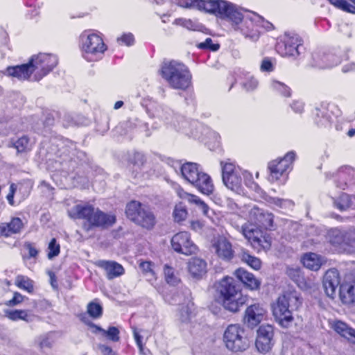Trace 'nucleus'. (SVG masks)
Listing matches in <instances>:
<instances>
[{"label":"nucleus","instance_id":"obj_57","mask_svg":"<svg viewBox=\"0 0 355 355\" xmlns=\"http://www.w3.org/2000/svg\"><path fill=\"white\" fill-rule=\"evenodd\" d=\"M178 195L179 196L180 198H181L183 200H187L189 203H191L194 196H196L194 194L189 193L184 191L183 189H179L178 191Z\"/></svg>","mask_w":355,"mask_h":355},{"label":"nucleus","instance_id":"obj_14","mask_svg":"<svg viewBox=\"0 0 355 355\" xmlns=\"http://www.w3.org/2000/svg\"><path fill=\"white\" fill-rule=\"evenodd\" d=\"M272 313L280 326L284 328L288 327L293 321L292 311L286 304L284 297L279 296L276 302L272 305Z\"/></svg>","mask_w":355,"mask_h":355},{"label":"nucleus","instance_id":"obj_43","mask_svg":"<svg viewBox=\"0 0 355 355\" xmlns=\"http://www.w3.org/2000/svg\"><path fill=\"white\" fill-rule=\"evenodd\" d=\"M345 250L349 253L355 252V230L345 232Z\"/></svg>","mask_w":355,"mask_h":355},{"label":"nucleus","instance_id":"obj_30","mask_svg":"<svg viewBox=\"0 0 355 355\" xmlns=\"http://www.w3.org/2000/svg\"><path fill=\"white\" fill-rule=\"evenodd\" d=\"M333 329L340 335L347 339H352L355 343V329L349 327L347 324L341 321H336L332 324Z\"/></svg>","mask_w":355,"mask_h":355},{"label":"nucleus","instance_id":"obj_11","mask_svg":"<svg viewBox=\"0 0 355 355\" xmlns=\"http://www.w3.org/2000/svg\"><path fill=\"white\" fill-rule=\"evenodd\" d=\"M264 22V18L256 12H250L243 17L242 22L236 28L245 38L256 42L259 38V32L257 30L258 24Z\"/></svg>","mask_w":355,"mask_h":355},{"label":"nucleus","instance_id":"obj_29","mask_svg":"<svg viewBox=\"0 0 355 355\" xmlns=\"http://www.w3.org/2000/svg\"><path fill=\"white\" fill-rule=\"evenodd\" d=\"M339 295L344 304L355 303V283H345L340 286Z\"/></svg>","mask_w":355,"mask_h":355},{"label":"nucleus","instance_id":"obj_8","mask_svg":"<svg viewBox=\"0 0 355 355\" xmlns=\"http://www.w3.org/2000/svg\"><path fill=\"white\" fill-rule=\"evenodd\" d=\"M223 341L226 347L232 352H243L249 344L244 329L238 324H230L223 334Z\"/></svg>","mask_w":355,"mask_h":355},{"label":"nucleus","instance_id":"obj_46","mask_svg":"<svg viewBox=\"0 0 355 355\" xmlns=\"http://www.w3.org/2000/svg\"><path fill=\"white\" fill-rule=\"evenodd\" d=\"M87 313L93 318H98L102 315V306L97 303L92 302L87 305Z\"/></svg>","mask_w":355,"mask_h":355},{"label":"nucleus","instance_id":"obj_33","mask_svg":"<svg viewBox=\"0 0 355 355\" xmlns=\"http://www.w3.org/2000/svg\"><path fill=\"white\" fill-rule=\"evenodd\" d=\"M8 146L15 148L17 153H26L31 149L29 139L26 136L21 137L15 141H10Z\"/></svg>","mask_w":355,"mask_h":355},{"label":"nucleus","instance_id":"obj_22","mask_svg":"<svg viewBox=\"0 0 355 355\" xmlns=\"http://www.w3.org/2000/svg\"><path fill=\"white\" fill-rule=\"evenodd\" d=\"M234 275L245 286L250 290H257L260 286V281L257 279L253 274L244 268H238L234 271Z\"/></svg>","mask_w":355,"mask_h":355},{"label":"nucleus","instance_id":"obj_6","mask_svg":"<svg viewBox=\"0 0 355 355\" xmlns=\"http://www.w3.org/2000/svg\"><path fill=\"white\" fill-rule=\"evenodd\" d=\"M222 166V180L225 187L231 191L240 193L242 191V182L243 177L245 184H249L252 175L248 171L241 170L232 163H220Z\"/></svg>","mask_w":355,"mask_h":355},{"label":"nucleus","instance_id":"obj_44","mask_svg":"<svg viewBox=\"0 0 355 355\" xmlns=\"http://www.w3.org/2000/svg\"><path fill=\"white\" fill-rule=\"evenodd\" d=\"M334 205L340 211L346 210L351 205V200L349 195L343 193L334 201Z\"/></svg>","mask_w":355,"mask_h":355},{"label":"nucleus","instance_id":"obj_3","mask_svg":"<svg viewBox=\"0 0 355 355\" xmlns=\"http://www.w3.org/2000/svg\"><path fill=\"white\" fill-rule=\"evenodd\" d=\"M198 5L207 12L214 14L228 22L234 31L244 17L241 9L236 5L224 0L200 1Z\"/></svg>","mask_w":355,"mask_h":355},{"label":"nucleus","instance_id":"obj_54","mask_svg":"<svg viewBox=\"0 0 355 355\" xmlns=\"http://www.w3.org/2000/svg\"><path fill=\"white\" fill-rule=\"evenodd\" d=\"M37 345L42 349L50 348L52 345V341L49 336H42L37 339Z\"/></svg>","mask_w":355,"mask_h":355},{"label":"nucleus","instance_id":"obj_12","mask_svg":"<svg viewBox=\"0 0 355 355\" xmlns=\"http://www.w3.org/2000/svg\"><path fill=\"white\" fill-rule=\"evenodd\" d=\"M172 249L177 253L191 256L198 252L197 245L191 240V235L186 231L180 232L171 239Z\"/></svg>","mask_w":355,"mask_h":355},{"label":"nucleus","instance_id":"obj_21","mask_svg":"<svg viewBox=\"0 0 355 355\" xmlns=\"http://www.w3.org/2000/svg\"><path fill=\"white\" fill-rule=\"evenodd\" d=\"M191 184L200 193L205 195L211 194L214 190V185L211 177L202 171Z\"/></svg>","mask_w":355,"mask_h":355},{"label":"nucleus","instance_id":"obj_7","mask_svg":"<svg viewBox=\"0 0 355 355\" xmlns=\"http://www.w3.org/2000/svg\"><path fill=\"white\" fill-rule=\"evenodd\" d=\"M127 217L144 228L151 229L155 224V217L150 209L141 202L132 200L127 204Z\"/></svg>","mask_w":355,"mask_h":355},{"label":"nucleus","instance_id":"obj_47","mask_svg":"<svg viewBox=\"0 0 355 355\" xmlns=\"http://www.w3.org/2000/svg\"><path fill=\"white\" fill-rule=\"evenodd\" d=\"M173 214L175 221L181 222L187 218V211L184 206L178 205L175 207Z\"/></svg>","mask_w":355,"mask_h":355},{"label":"nucleus","instance_id":"obj_42","mask_svg":"<svg viewBox=\"0 0 355 355\" xmlns=\"http://www.w3.org/2000/svg\"><path fill=\"white\" fill-rule=\"evenodd\" d=\"M173 24L182 26L190 31H197L199 29V24L196 21L187 18H178L173 21Z\"/></svg>","mask_w":355,"mask_h":355},{"label":"nucleus","instance_id":"obj_18","mask_svg":"<svg viewBox=\"0 0 355 355\" xmlns=\"http://www.w3.org/2000/svg\"><path fill=\"white\" fill-rule=\"evenodd\" d=\"M250 219L266 229L273 227V215L257 207H253L249 211Z\"/></svg>","mask_w":355,"mask_h":355},{"label":"nucleus","instance_id":"obj_41","mask_svg":"<svg viewBox=\"0 0 355 355\" xmlns=\"http://www.w3.org/2000/svg\"><path fill=\"white\" fill-rule=\"evenodd\" d=\"M15 285L23 290L31 293L33 291V282L27 277L18 275L15 279Z\"/></svg>","mask_w":355,"mask_h":355},{"label":"nucleus","instance_id":"obj_45","mask_svg":"<svg viewBox=\"0 0 355 355\" xmlns=\"http://www.w3.org/2000/svg\"><path fill=\"white\" fill-rule=\"evenodd\" d=\"M60 252V246L57 243L55 239H52L48 245L47 257L49 259H52L57 257Z\"/></svg>","mask_w":355,"mask_h":355},{"label":"nucleus","instance_id":"obj_23","mask_svg":"<svg viewBox=\"0 0 355 355\" xmlns=\"http://www.w3.org/2000/svg\"><path fill=\"white\" fill-rule=\"evenodd\" d=\"M23 223L19 218H13L9 223H3L0 225V235L8 237L15 234H18L23 228Z\"/></svg>","mask_w":355,"mask_h":355},{"label":"nucleus","instance_id":"obj_15","mask_svg":"<svg viewBox=\"0 0 355 355\" xmlns=\"http://www.w3.org/2000/svg\"><path fill=\"white\" fill-rule=\"evenodd\" d=\"M273 327L270 324H263L257 330L256 347L263 354L268 352L272 347L274 341Z\"/></svg>","mask_w":355,"mask_h":355},{"label":"nucleus","instance_id":"obj_62","mask_svg":"<svg viewBox=\"0 0 355 355\" xmlns=\"http://www.w3.org/2000/svg\"><path fill=\"white\" fill-rule=\"evenodd\" d=\"M98 348L103 355H116V353L108 346L101 345Z\"/></svg>","mask_w":355,"mask_h":355},{"label":"nucleus","instance_id":"obj_10","mask_svg":"<svg viewBox=\"0 0 355 355\" xmlns=\"http://www.w3.org/2000/svg\"><path fill=\"white\" fill-rule=\"evenodd\" d=\"M241 233L255 250L259 251L261 249L268 250L270 248V240L263 235L261 230L255 225L245 223L241 227Z\"/></svg>","mask_w":355,"mask_h":355},{"label":"nucleus","instance_id":"obj_49","mask_svg":"<svg viewBox=\"0 0 355 355\" xmlns=\"http://www.w3.org/2000/svg\"><path fill=\"white\" fill-rule=\"evenodd\" d=\"M140 268L143 272L148 277L149 280L155 279V272L152 268V264L149 261H144L140 263Z\"/></svg>","mask_w":355,"mask_h":355},{"label":"nucleus","instance_id":"obj_26","mask_svg":"<svg viewBox=\"0 0 355 355\" xmlns=\"http://www.w3.org/2000/svg\"><path fill=\"white\" fill-rule=\"evenodd\" d=\"M301 40L297 35H286L284 39L285 55L294 56L298 55V47L301 44Z\"/></svg>","mask_w":355,"mask_h":355},{"label":"nucleus","instance_id":"obj_20","mask_svg":"<svg viewBox=\"0 0 355 355\" xmlns=\"http://www.w3.org/2000/svg\"><path fill=\"white\" fill-rule=\"evenodd\" d=\"M96 265L105 271L109 280L119 277L124 273L123 267L114 261L99 260L96 263Z\"/></svg>","mask_w":355,"mask_h":355},{"label":"nucleus","instance_id":"obj_38","mask_svg":"<svg viewBox=\"0 0 355 355\" xmlns=\"http://www.w3.org/2000/svg\"><path fill=\"white\" fill-rule=\"evenodd\" d=\"M193 309V304L189 303L186 305H182L179 310L178 318L181 322H187L190 320Z\"/></svg>","mask_w":355,"mask_h":355},{"label":"nucleus","instance_id":"obj_28","mask_svg":"<svg viewBox=\"0 0 355 355\" xmlns=\"http://www.w3.org/2000/svg\"><path fill=\"white\" fill-rule=\"evenodd\" d=\"M324 261V260L321 256L312 252L305 254L302 259L304 267L315 271L320 268Z\"/></svg>","mask_w":355,"mask_h":355},{"label":"nucleus","instance_id":"obj_25","mask_svg":"<svg viewBox=\"0 0 355 355\" xmlns=\"http://www.w3.org/2000/svg\"><path fill=\"white\" fill-rule=\"evenodd\" d=\"M201 170L198 168V166L196 163L187 162L182 164L180 168L182 177L191 184L198 177Z\"/></svg>","mask_w":355,"mask_h":355},{"label":"nucleus","instance_id":"obj_35","mask_svg":"<svg viewBox=\"0 0 355 355\" xmlns=\"http://www.w3.org/2000/svg\"><path fill=\"white\" fill-rule=\"evenodd\" d=\"M164 274L166 282L172 286L177 285L180 282V278L175 270L168 265L164 267Z\"/></svg>","mask_w":355,"mask_h":355},{"label":"nucleus","instance_id":"obj_5","mask_svg":"<svg viewBox=\"0 0 355 355\" xmlns=\"http://www.w3.org/2000/svg\"><path fill=\"white\" fill-rule=\"evenodd\" d=\"M162 77L174 89H185L191 82V74L182 63L171 61L162 67Z\"/></svg>","mask_w":355,"mask_h":355},{"label":"nucleus","instance_id":"obj_27","mask_svg":"<svg viewBox=\"0 0 355 355\" xmlns=\"http://www.w3.org/2000/svg\"><path fill=\"white\" fill-rule=\"evenodd\" d=\"M5 316L12 321L23 320L26 322L33 321L34 315L29 310H10L4 311Z\"/></svg>","mask_w":355,"mask_h":355},{"label":"nucleus","instance_id":"obj_55","mask_svg":"<svg viewBox=\"0 0 355 355\" xmlns=\"http://www.w3.org/2000/svg\"><path fill=\"white\" fill-rule=\"evenodd\" d=\"M23 300H24V296L21 294H20L19 293L15 292L14 293V296H13L12 299H11L8 302H6V304L9 306H13L20 304L21 302H23Z\"/></svg>","mask_w":355,"mask_h":355},{"label":"nucleus","instance_id":"obj_4","mask_svg":"<svg viewBox=\"0 0 355 355\" xmlns=\"http://www.w3.org/2000/svg\"><path fill=\"white\" fill-rule=\"evenodd\" d=\"M218 291L222 297L223 307L236 313L247 302V296L242 294L239 285L233 277H225L218 284Z\"/></svg>","mask_w":355,"mask_h":355},{"label":"nucleus","instance_id":"obj_9","mask_svg":"<svg viewBox=\"0 0 355 355\" xmlns=\"http://www.w3.org/2000/svg\"><path fill=\"white\" fill-rule=\"evenodd\" d=\"M295 153L288 152L283 158L271 161L268 164L270 171L269 180L270 182L282 181L285 182L287 179L288 172L292 162L295 159Z\"/></svg>","mask_w":355,"mask_h":355},{"label":"nucleus","instance_id":"obj_53","mask_svg":"<svg viewBox=\"0 0 355 355\" xmlns=\"http://www.w3.org/2000/svg\"><path fill=\"white\" fill-rule=\"evenodd\" d=\"M197 46L199 49H210L216 51L219 49L220 45L218 44H212V40L207 38L204 42L198 44Z\"/></svg>","mask_w":355,"mask_h":355},{"label":"nucleus","instance_id":"obj_34","mask_svg":"<svg viewBox=\"0 0 355 355\" xmlns=\"http://www.w3.org/2000/svg\"><path fill=\"white\" fill-rule=\"evenodd\" d=\"M339 176L345 181L344 184L340 187L343 189H345L347 185V182L351 183L355 180V169L349 166H343L339 170Z\"/></svg>","mask_w":355,"mask_h":355},{"label":"nucleus","instance_id":"obj_13","mask_svg":"<svg viewBox=\"0 0 355 355\" xmlns=\"http://www.w3.org/2000/svg\"><path fill=\"white\" fill-rule=\"evenodd\" d=\"M83 51L84 56L88 60H94L93 57L102 55L106 50L103 39L96 34L88 35L83 38Z\"/></svg>","mask_w":355,"mask_h":355},{"label":"nucleus","instance_id":"obj_37","mask_svg":"<svg viewBox=\"0 0 355 355\" xmlns=\"http://www.w3.org/2000/svg\"><path fill=\"white\" fill-rule=\"evenodd\" d=\"M191 204L195 205L201 211L203 215L212 219V215L214 211L209 208V207L203 200H202L198 196H195Z\"/></svg>","mask_w":355,"mask_h":355},{"label":"nucleus","instance_id":"obj_58","mask_svg":"<svg viewBox=\"0 0 355 355\" xmlns=\"http://www.w3.org/2000/svg\"><path fill=\"white\" fill-rule=\"evenodd\" d=\"M133 334H134V338L137 343V345L138 347L139 348L140 352H142V351H143L142 337L139 334V333L137 331L136 329H134Z\"/></svg>","mask_w":355,"mask_h":355},{"label":"nucleus","instance_id":"obj_63","mask_svg":"<svg viewBox=\"0 0 355 355\" xmlns=\"http://www.w3.org/2000/svg\"><path fill=\"white\" fill-rule=\"evenodd\" d=\"M291 107L295 112L300 113L303 110L304 105L301 101H296L293 103Z\"/></svg>","mask_w":355,"mask_h":355},{"label":"nucleus","instance_id":"obj_48","mask_svg":"<svg viewBox=\"0 0 355 355\" xmlns=\"http://www.w3.org/2000/svg\"><path fill=\"white\" fill-rule=\"evenodd\" d=\"M271 87L274 90L279 92L284 96L288 97L291 96L290 89L283 83L272 80L271 83Z\"/></svg>","mask_w":355,"mask_h":355},{"label":"nucleus","instance_id":"obj_24","mask_svg":"<svg viewBox=\"0 0 355 355\" xmlns=\"http://www.w3.org/2000/svg\"><path fill=\"white\" fill-rule=\"evenodd\" d=\"M188 270L194 278H201L207 272V263L200 258H192L188 262Z\"/></svg>","mask_w":355,"mask_h":355},{"label":"nucleus","instance_id":"obj_1","mask_svg":"<svg viewBox=\"0 0 355 355\" xmlns=\"http://www.w3.org/2000/svg\"><path fill=\"white\" fill-rule=\"evenodd\" d=\"M58 58L51 53H39L33 55L26 64L8 67L6 74L19 80H27L31 75L33 80L39 81L46 76L58 64Z\"/></svg>","mask_w":355,"mask_h":355},{"label":"nucleus","instance_id":"obj_50","mask_svg":"<svg viewBox=\"0 0 355 355\" xmlns=\"http://www.w3.org/2000/svg\"><path fill=\"white\" fill-rule=\"evenodd\" d=\"M130 162L134 166L139 168L145 162L144 155L140 153H135L130 157Z\"/></svg>","mask_w":355,"mask_h":355},{"label":"nucleus","instance_id":"obj_2","mask_svg":"<svg viewBox=\"0 0 355 355\" xmlns=\"http://www.w3.org/2000/svg\"><path fill=\"white\" fill-rule=\"evenodd\" d=\"M70 218L85 220L83 227L89 232L93 227H107L112 225L116 222L114 215L107 214L98 209H95L92 205H76L68 210Z\"/></svg>","mask_w":355,"mask_h":355},{"label":"nucleus","instance_id":"obj_17","mask_svg":"<svg viewBox=\"0 0 355 355\" xmlns=\"http://www.w3.org/2000/svg\"><path fill=\"white\" fill-rule=\"evenodd\" d=\"M340 278L336 269L327 270L323 277V288L326 295L330 298H334L336 294V290L340 285Z\"/></svg>","mask_w":355,"mask_h":355},{"label":"nucleus","instance_id":"obj_60","mask_svg":"<svg viewBox=\"0 0 355 355\" xmlns=\"http://www.w3.org/2000/svg\"><path fill=\"white\" fill-rule=\"evenodd\" d=\"M261 69L266 71H271L273 70L272 62L268 59H264L261 65Z\"/></svg>","mask_w":355,"mask_h":355},{"label":"nucleus","instance_id":"obj_36","mask_svg":"<svg viewBox=\"0 0 355 355\" xmlns=\"http://www.w3.org/2000/svg\"><path fill=\"white\" fill-rule=\"evenodd\" d=\"M354 6L348 3L346 0H329V3L336 8L343 11L355 14V0H349Z\"/></svg>","mask_w":355,"mask_h":355},{"label":"nucleus","instance_id":"obj_19","mask_svg":"<svg viewBox=\"0 0 355 355\" xmlns=\"http://www.w3.org/2000/svg\"><path fill=\"white\" fill-rule=\"evenodd\" d=\"M266 310L259 304H253L245 310L244 321L250 327L257 326L263 320Z\"/></svg>","mask_w":355,"mask_h":355},{"label":"nucleus","instance_id":"obj_39","mask_svg":"<svg viewBox=\"0 0 355 355\" xmlns=\"http://www.w3.org/2000/svg\"><path fill=\"white\" fill-rule=\"evenodd\" d=\"M93 327L96 329L95 332L98 331L102 333L103 336H107L110 340L114 342H116L119 340V331L115 327H110L107 331L102 329L101 327L93 325Z\"/></svg>","mask_w":355,"mask_h":355},{"label":"nucleus","instance_id":"obj_40","mask_svg":"<svg viewBox=\"0 0 355 355\" xmlns=\"http://www.w3.org/2000/svg\"><path fill=\"white\" fill-rule=\"evenodd\" d=\"M241 260L246 263L249 266L254 270H259L261 268V261L259 259L252 256L246 251H243L241 254Z\"/></svg>","mask_w":355,"mask_h":355},{"label":"nucleus","instance_id":"obj_64","mask_svg":"<svg viewBox=\"0 0 355 355\" xmlns=\"http://www.w3.org/2000/svg\"><path fill=\"white\" fill-rule=\"evenodd\" d=\"M190 227L193 230L198 232L202 230L203 224L199 220H193L191 222Z\"/></svg>","mask_w":355,"mask_h":355},{"label":"nucleus","instance_id":"obj_16","mask_svg":"<svg viewBox=\"0 0 355 355\" xmlns=\"http://www.w3.org/2000/svg\"><path fill=\"white\" fill-rule=\"evenodd\" d=\"M211 248L217 257L223 261H229L234 257L232 243L225 236H218L211 241Z\"/></svg>","mask_w":355,"mask_h":355},{"label":"nucleus","instance_id":"obj_56","mask_svg":"<svg viewBox=\"0 0 355 355\" xmlns=\"http://www.w3.org/2000/svg\"><path fill=\"white\" fill-rule=\"evenodd\" d=\"M204 1L203 0H178V3L182 7L189 8L191 6H197L200 9L199 2Z\"/></svg>","mask_w":355,"mask_h":355},{"label":"nucleus","instance_id":"obj_61","mask_svg":"<svg viewBox=\"0 0 355 355\" xmlns=\"http://www.w3.org/2000/svg\"><path fill=\"white\" fill-rule=\"evenodd\" d=\"M286 273L294 280H297V279L300 277V270L297 268H288L286 270Z\"/></svg>","mask_w":355,"mask_h":355},{"label":"nucleus","instance_id":"obj_51","mask_svg":"<svg viewBox=\"0 0 355 355\" xmlns=\"http://www.w3.org/2000/svg\"><path fill=\"white\" fill-rule=\"evenodd\" d=\"M271 200L274 205L282 209H289L293 206V202L290 200L275 198H273Z\"/></svg>","mask_w":355,"mask_h":355},{"label":"nucleus","instance_id":"obj_52","mask_svg":"<svg viewBox=\"0 0 355 355\" xmlns=\"http://www.w3.org/2000/svg\"><path fill=\"white\" fill-rule=\"evenodd\" d=\"M242 87L247 92L254 91L258 87V81L256 78L252 76L242 84Z\"/></svg>","mask_w":355,"mask_h":355},{"label":"nucleus","instance_id":"obj_32","mask_svg":"<svg viewBox=\"0 0 355 355\" xmlns=\"http://www.w3.org/2000/svg\"><path fill=\"white\" fill-rule=\"evenodd\" d=\"M329 241L334 245L340 246L345 250V232L338 229L331 230L329 233Z\"/></svg>","mask_w":355,"mask_h":355},{"label":"nucleus","instance_id":"obj_31","mask_svg":"<svg viewBox=\"0 0 355 355\" xmlns=\"http://www.w3.org/2000/svg\"><path fill=\"white\" fill-rule=\"evenodd\" d=\"M280 296L284 298L286 304H287L292 311L293 310H297L302 304V298L295 291L286 292Z\"/></svg>","mask_w":355,"mask_h":355},{"label":"nucleus","instance_id":"obj_59","mask_svg":"<svg viewBox=\"0 0 355 355\" xmlns=\"http://www.w3.org/2000/svg\"><path fill=\"white\" fill-rule=\"evenodd\" d=\"M119 41H121L127 46H130L132 44L134 38L132 34H125L123 35L120 39H118Z\"/></svg>","mask_w":355,"mask_h":355}]
</instances>
